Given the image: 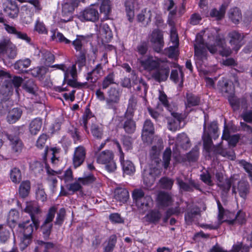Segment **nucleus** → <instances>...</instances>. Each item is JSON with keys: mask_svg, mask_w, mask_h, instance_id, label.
Returning <instances> with one entry per match:
<instances>
[{"mask_svg": "<svg viewBox=\"0 0 252 252\" xmlns=\"http://www.w3.org/2000/svg\"><path fill=\"white\" fill-rule=\"evenodd\" d=\"M151 11H147L146 9H145L137 15V20L142 26L146 27L151 22Z\"/></svg>", "mask_w": 252, "mask_h": 252, "instance_id": "nucleus-29", "label": "nucleus"}, {"mask_svg": "<svg viewBox=\"0 0 252 252\" xmlns=\"http://www.w3.org/2000/svg\"><path fill=\"white\" fill-rule=\"evenodd\" d=\"M185 104L187 108L198 106L201 104V97L192 93L187 92Z\"/></svg>", "mask_w": 252, "mask_h": 252, "instance_id": "nucleus-24", "label": "nucleus"}, {"mask_svg": "<svg viewBox=\"0 0 252 252\" xmlns=\"http://www.w3.org/2000/svg\"><path fill=\"white\" fill-rule=\"evenodd\" d=\"M251 190V187L247 180H241L238 182L236 189L233 187V193L238 192L239 196L244 200L247 198Z\"/></svg>", "mask_w": 252, "mask_h": 252, "instance_id": "nucleus-14", "label": "nucleus"}, {"mask_svg": "<svg viewBox=\"0 0 252 252\" xmlns=\"http://www.w3.org/2000/svg\"><path fill=\"white\" fill-rule=\"evenodd\" d=\"M42 126V119L36 118L32 120L29 124V131L31 134L35 135L40 130Z\"/></svg>", "mask_w": 252, "mask_h": 252, "instance_id": "nucleus-35", "label": "nucleus"}, {"mask_svg": "<svg viewBox=\"0 0 252 252\" xmlns=\"http://www.w3.org/2000/svg\"><path fill=\"white\" fill-rule=\"evenodd\" d=\"M136 104V99L133 96H131L128 100V104L126 111L125 114V117L133 116V113L134 110L135 109Z\"/></svg>", "mask_w": 252, "mask_h": 252, "instance_id": "nucleus-48", "label": "nucleus"}, {"mask_svg": "<svg viewBox=\"0 0 252 252\" xmlns=\"http://www.w3.org/2000/svg\"><path fill=\"white\" fill-rule=\"evenodd\" d=\"M24 211L30 215L31 219L32 216L34 218H37L34 215L39 214L40 212L39 207L37 203L35 201L27 202L26 207L24 209Z\"/></svg>", "mask_w": 252, "mask_h": 252, "instance_id": "nucleus-37", "label": "nucleus"}, {"mask_svg": "<svg viewBox=\"0 0 252 252\" xmlns=\"http://www.w3.org/2000/svg\"><path fill=\"white\" fill-rule=\"evenodd\" d=\"M102 70L101 64H97L91 71L87 73L86 79L92 83H95L101 76Z\"/></svg>", "mask_w": 252, "mask_h": 252, "instance_id": "nucleus-26", "label": "nucleus"}, {"mask_svg": "<svg viewBox=\"0 0 252 252\" xmlns=\"http://www.w3.org/2000/svg\"><path fill=\"white\" fill-rule=\"evenodd\" d=\"M177 206L175 207L170 208L172 210V214L174 215L178 216L180 214H183L185 211H187L189 203L188 202H184L181 200L180 202L177 203Z\"/></svg>", "mask_w": 252, "mask_h": 252, "instance_id": "nucleus-42", "label": "nucleus"}, {"mask_svg": "<svg viewBox=\"0 0 252 252\" xmlns=\"http://www.w3.org/2000/svg\"><path fill=\"white\" fill-rule=\"evenodd\" d=\"M31 189V183L29 181L22 182L19 188V193L21 197L25 198L27 197Z\"/></svg>", "mask_w": 252, "mask_h": 252, "instance_id": "nucleus-45", "label": "nucleus"}, {"mask_svg": "<svg viewBox=\"0 0 252 252\" xmlns=\"http://www.w3.org/2000/svg\"><path fill=\"white\" fill-rule=\"evenodd\" d=\"M230 217L233 216L234 219L229 220H226L229 224H233L238 223L240 224L245 223L246 221L245 213L243 211H239L234 216V214L232 213H227Z\"/></svg>", "mask_w": 252, "mask_h": 252, "instance_id": "nucleus-32", "label": "nucleus"}, {"mask_svg": "<svg viewBox=\"0 0 252 252\" xmlns=\"http://www.w3.org/2000/svg\"><path fill=\"white\" fill-rule=\"evenodd\" d=\"M228 37L232 49L237 52L244 43V35L242 33L233 31L228 33Z\"/></svg>", "mask_w": 252, "mask_h": 252, "instance_id": "nucleus-10", "label": "nucleus"}, {"mask_svg": "<svg viewBox=\"0 0 252 252\" xmlns=\"http://www.w3.org/2000/svg\"><path fill=\"white\" fill-rule=\"evenodd\" d=\"M95 4H92L86 7L80 13L79 19L82 21L95 22L99 19V13Z\"/></svg>", "mask_w": 252, "mask_h": 252, "instance_id": "nucleus-8", "label": "nucleus"}, {"mask_svg": "<svg viewBox=\"0 0 252 252\" xmlns=\"http://www.w3.org/2000/svg\"><path fill=\"white\" fill-rule=\"evenodd\" d=\"M5 135L10 141L11 152L17 156L19 155L22 152L24 146L21 140L18 136L11 134L5 133Z\"/></svg>", "mask_w": 252, "mask_h": 252, "instance_id": "nucleus-13", "label": "nucleus"}, {"mask_svg": "<svg viewBox=\"0 0 252 252\" xmlns=\"http://www.w3.org/2000/svg\"><path fill=\"white\" fill-rule=\"evenodd\" d=\"M170 73V68L167 64H159L152 74V77L156 82L160 83L167 80Z\"/></svg>", "mask_w": 252, "mask_h": 252, "instance_id": "nucleus-12", "label": "nucleus"}, {"mask_svg": "<svg viewBox=\"0 0 252 252\" xmlns=\"http://www.w3.org/2000/svg\"><path fill=\"white\" fill-rule=\"evenodd\" d=\"M150 42L154 51L156 52H160L163 48L164 41L162 32L159 30H155L153 31Z\"/></svg>", "mask_w": 252, "mask_h": 252, "instance_id": "nucleus-11", "label": "nucleus"}, {"mask_svg": "<svg viewBox=\"0 0 252 252\" xmlns=\"http://www.w3.org/2000/svg\"><path fill=\"white\" fill-rule=\"evenodd\" d=\"M177 144L183 149L187 150L190 147V140L186 134L182 133L179 134L177 138Z\"/></svg>", "mask_w": 252, "mask_h": 252, "instance_id": "nucleus-43", "label": "nucleus"}, {"mask_svg": "<svg viewBox=\"0 0 252 252\" xmlns=\"http://www.w3.org/2000/svg\"><path fill=\"white\" fill-rule=\"evenodd\" d=\"M5 52L10 59H14L17 56V48L10 40L8 42V46L6 47Z\"/></svg>", "mask_w": 252, "mask_h": 252, "instance_id": "nucleus-59", "label": "nucleus"}, {"mask_svg": "<svg viewBox=\"0 0 252 252\" xmlns=\"http://www.w3.org/2000/svg\"><path fill=\"white\" fill-rule=\"evenodd\" d=\"M233 179L231 178H225L221 183L219 184L218 187L224 192H227L229 191L231 187Z\"/></svg>", "mask_w": 252, "mask_h": 252, "instance_id": "nucleus-62", "label": "nucleus"}, {"mask_svg": "<svg viewBox=\"0 0 252 252\" xmlns=\"http://www.w3.org/2000/svg\"><path fill=\"white\" fill-rule=\"evenodd\" d=\"M218 130V126L217 123L216 122H213L211 123L208 126V131H206V133L212 136L214 139H216L219 136L217 134Z\"/></svg>", "mask_w": 252, "mask_h": 252, "instance_id": "nucleus-54", "label": "nucleus"}, {"mask_svg": "<svg viewBox=\"0 0 252 252\" xmlns=\"http://www.w3.org/2000/svg\"><path fill=\"white\" fill-rule=\"evenodd\" d=\"M176 180L179 190L181 192H193L194 189L198 190L199 191L201 190L199 183L191 178L188 179V182H185L180 177H177Z\"/></svg>", "mask_w": 252, "mask_h": 252, "instance_id": "nucleus-7", "label": "nucleus"}, {"mask_svg": "<svg viewBox=\"0 0 252 252\" xmlns=\"http://www.w3.org/2000/svg\"><path fill=\"white\" fill-rule=\"evenodd\" d=\"M226 6L222 4L219 10L216 8L213 9L210 13L211 17H214L217 20H220L222 19L225 13Z\"/></svg>", "mask_w": 252, "mask_h": 252, "instance_id": "nucleus-47", "label": "nucleus"}, {"mask_svg": "<svg viewBox=\"0 0 252 252\" xmlns=\"http://www.w3.org/2000/svg\"><path fill=\"white\" fill-rule=\"evenodd\" d=\"M132 83L134 90L136 92H140L143 89V94L141 93V95L145 97L147 93L149 86L145 81L141 77L139 78L135 76V78H132Z\"/></svg>", "mask_w": 252, "mask_h": 252, "instance_id": "nucleus-22", "label": "nucleus"}, {"mask_svg": "<svg viewBox=\"0 0 252 252\" xmlns=\"http://www.w3.org/2000/svg\"><path fill=\"white\" fill-rule=\"evenodd\" d=\"M4 26L5 30L8 33L15 35L17 38L24 40L27 43H30L31 42V38L28 36L26 33L18 31L15 27L7 24H4Z\"/></svg>", "mask_w": 252, "mask_h": 252, "instance_id": "nucleus-23", "label": "nucleus"}, {"mask_svg": "<svg viewBox=\"0 0 252 252\" xmlns=\"http://www.w3.org/2000/svg\"><path fill=\"white\" fill-rule=\"evenodd\" d=\"M166 119L168 129L175 131L180 128V124L183 120V117L181 113H173V116L167 117Z\"/></svg>", "mask_w": 252, "mask_h": 252, "instance_id": "nucleus-16", "label": "nucleus"}, {"mask_svg": "<svg viewBox=\"0 0 252 252\" xmlns=\"http://www.w3.org/2000/svg\"><path fill=\"white\" fill-rule=\"evenodd\" d=\"M91 132L94 137L101 139L103 135V129L98 124L92 123L91 126Z\"/></svg>", "mask_w": 252, "mask_h": 252, "instance_id": "nucleus-50", "label": "nucleus"}, {"mask_svg": "<svg viewBox=\"0 0 252 252\" xmlns=\"http://www.w3.org/2000/svg\"><path fill=\"white\" fill-rule=\"evenodd\" d=\"M199 157V148L197 146H195L192 148L188 154H187L186 157L187 160L189 162L196 161Z\"/></svg>", "mask_w": 252, "mask_h": 252, "instance_id": "nucleus-58", "label": "nucleus"}, {"mask_svg": "<svg viewBox=\"0 0 252 252\" xmlns=\"http://www.w3.org/2000/svg\"><path fill=\"white\" fill-rule=\"evenodd\" d=\"M138 60L143 69L148 71L155 70L158 67H159V64L161 63H163L167 61L166 60H162L157 58H154L153 56H148L144 59H139Z\"/></svg>", "mask_w": 252, "mask_h": 252, "instance_id": "nucleus-6", "label": "nucleus"}, {"mask_svg": "<svg viewBox=\"0 0 252 252\" xmlns=\"http://www.w3.org/2000/svg\"><path fill=\"white\" fill-rule=\"evenodd\" d=\"M23 220L19 224L18 227L22 231L24 236H32L33 228L37 229L39 226V220L38 218H34L32 216V219Z\"/></svg>", "mask_w": 252, "mask_h": 252, "instance_id": "nucleus-5", "label": "nucleus"}, {"mask_svg": "<svg viewBox=\"0 0 252 252\" xmlns=\"http://www.w3.org/2000/svg\"><path fill=\"white\" fill-rule=\"evenodd\" d=\"M31 63V60L29 59L20 60L14 63V68L19 71H22L24 69L27 68L30 66Z\"/></svg>", "mask_w": 252, "mask_h": 252, "instance_id": "nucleus-51", "label": "nucleus"}, {"mask_svg": "<svg viewBox=\"0 0 252 252\" xmlns=\"http://www.w3.org/2000/svg\"><path fill=\"white\" fill-rule=\"evenodd\" d=\"M11 107V102L9 100H2L0 102V116L6 114Z\"/></svg>", "mask_w": 252, "mask_h": 252, "instance_id": "nucleus-60", "label": "nucleus"}, {"mask_svg": "<svg viewBox=\"0 0 252 252\" xmlns=\"http://www.w3.org/2000/svg\"><path fill=\"white\" fill-rule=\"evenodd\" d=\"M129 198L128 190L122 188H117L114 191V198L121 203L126 202Z\"/></svg>", "mask_w": 252, "mask_h": 252, "instance_id": "nucleus-28", "label": "nucleus"}, {"mask_svg": "<svg viewBox=\"0 0 252 252\" xmlns=\"http://www.w3.org/2000/svg\"><path fill=\"white\" fill-rule=\"evenodd\" d=\"M159 171L157 167L151 168L148 173L145 172L143 175L144 184L147 187H151L154 183L156 177L159 174Z\"/></svg>", "mask_w": 252, "mask_h": 252, "instance_id": "nucleus-20", "label": "nucleus"}, {"mask_svg": "<svg viewBox=\"0 0 252 252\" xmlns=\"http://www.w3.org/2000/svg\"><path fill=\"white\" fill-rule=\"evenodd\" d=\"M117 241V238L116 235H111L108 238L106 246L103 249V252H112L115 247Z\"/></svg>", "mask_w": 252, "mask_h": 252, "instance_id": "nucleus-49", "label": "nucleus"}, {"mask_svg": "<svg viewBox=\"0 0 252 252\" xmlns=\"http://www.w3.org/2000/svg\"><path fill=\"white\" fill-rule=\"evenodd\" d=\"M114 155L112 151L105 150L101 152L97 157V161L99 163L106 164L113 159Z\"/></svg>", "mask_w": 252, "mask_h": 252, "instance_id": "nucleus-36", "label": "nucleus"}, {"mask_svg": "<svg viewBox=\"0 0 252 252\" xmlns=\"http://www.w3.org/2000/svg\"><path fill=\"white\" fill-rule=\"evenodd\" d=\"M203 129L204 134L202 136L203 147L208 154H211L215 145H213L211 136L206 133V122L204 124Z\"/></svg>", "mask_w": 252, "mask_h": 252, "instance_id": "nucleus-30", "label": "nucleus"}, {"mask_svg": "<svg viewBox=\"0 0 252 252\" xmlns=\"http://www.w3.org/2000/svg\"><path fill=\"white\" fill-rule=\"evenodd\" d=\"M228 17L233 23L238 24L242 19L241 10L237 7L230 9L228 12Z\"/></svg>", "mask_w": 252, "mask_h": 252, "instance_id": "nucleus-44", "label": "nucleus"}, {"mask_svg": "<svg viewBox=\"0 0 252 252\" xmlns=\"http://www.w3.org/2000/svg\"><path fill=\"white\" fill-rule=\"evenodd\" d=\"M154 126L151 121L147 119L144 123L142 132V138L143 140H147V138L149 135H152L154 134Z\"/></svg>", "mask_w": 252, "mask_h": 252, "instance_id": "nucleus-31", "label": "nucleus"}, {"mask_svg": "<svg viewBox=\"0 0 252 252\" xmlns=\"http://www.w3.org/2000/svg\"><path fill=\"white\" fill-rule=\"evenodd\" d=\"M125 118L126 120L123 124V128L126 133H133L136 129V123L133 120V116H129Z\"/></svg>", "mask_w": 252, "mask_h": 252, "instance_id": "nucleus-33", "label": "nucleus"}, {"mask_svg": "<svg viewBox=\"0 0 252 252\" xmlns=\"http://www.w3.org/2000/svg\"><path fill=\"white\" fill-rule=\"evenodd\" d=\"M238 162L240 166L242 167L246 172L248 173L249 178L252 177V163L248 162L244 159L238 160Z\"/></svg>", "mask_w": 252, "mask_h": 252, "instance_id": "nucleus-61", "label": "nucleus"}, {"mask_svg": "<svg viewBox=\"0 0 252 252\" xmlns=\"http://www.w3.org/2000/svg\"><path fill=\"white\" fill-rule=\"evenodd\" d=\"M10 177L11 181L13 183H19L22 179V175L20 170L16 167L13 168L10 171Z\"/></svg>", "mask_w": 252, "mask_h": 252, "instance_id": "nucleus-55", "label": "nucleus"}, {"mask_svg": "<svg viewBox=\"0 0 252 252\" xmlns=\"http://www.w3.org/2000/svg\"><path fill=\"white\" fill-rule=\"evenodd\" d=\"M183 73L181 70L179 72L177 69L172 70L170 75V79L175 83H178L181 80V83L183 82Z\"/></svg>", "mask_w": 252, "mask_h": 252, "instance_id": "nucleus-63", "label": "nucleus"}, {"mask_svg": "<svg viewBox=\"0 0 252 252\" xmlns=\"http://www.w3.org/2000/svg\"><path fill=\"white\" fill-rule=\"evenodd\" d=\"M185 214V220L187 224L190 225L195 220L198 215H200V209L196 206L189 204Z\"/></svg>", "mask_w": 252, "mask_h": 252, "instance_id": "nucleus-19", "label": "nucleus"}, {"mask_svg": "<svg viewBox=\"0 0 252 252\" xmlns=\"http://www.w3.org/2000/svg\"><path fill=\"white\" fill-rule=\"evenodd\" d=\"M88 37L82 35H77L75 39L71 41V44L73 46L74 49L77 48H81L83 46H86L87 44Z\"/></svg>", "mask_w": 252, "mask_h": 252, "instance_id": "nucleus-46", "label": "nucleus"}, {"mask_svg": "<svg viewBox=\"0 0 252 252\" xmlns=\"http://www.w3.org/2000/svg\"><path fill=\"white\" fill-rule=\"evenodd\" d=\"M194 57L197 63L201 64L204 60H207L208 51L212 54L218 52L222 56L227 57L231 53V49L226 46L225 39L218 35L216 37L215 44L208 46L204 42L203 37L197 34L194 43Z\"/></svg>", "mask_w": 252, "mask_h": 252, "instance_id": "nucleus-1", "label": "nucleus"}, {"mask_svg": "<svg viewBox=\"0 0 252 252\" xmlns=\"http://www.w3.org/2000/svg\"><path fill=\"white\" fill-rule=\"evenodd\" d=\"M75 50L76 52L78 53L76 55V63L78 64L79 67L85 66L86 63L87 55L88 53V50L86 46L77 48Z\"/></svg>", "mask_w": 252, "mask_h": 252, "instance_id": "nucleus-27", "label": "nucleus"}, {"mask_svg": "<svg viewBox=\"0 0 252 252\" xmlns=\"http://www.w3.org/2000/svg\"><path fill=\"white\" fill-rule=\"evenodd\" d=\"M22 111L18 108H14L9 111L7 116V122L9 124H14L21 117Z\"/></svg>", "mask_w": 252, "mask_h": 252, "instance_id": "nucleus-39", "label": "nucleus"}, {"mask_svg": "<svg viewBox=\"0 0 252 252\" xmlns=\"http://www.w3.org/2000/svg\"><path fill=\"white\" fill-rule=\"evenodd\" d=\"M23 88L27 92L34 94L36 89V86L32 79H29L24 84Z\"/></svg>", "mask_w": 252, "mask_h": 252, "instance_id": "nucleus-57", "label": "nucleus"}, {"mask_svg": "<svg viewBox=\"0 0 252 252\" xmlns=\"http://www.w3.org/2000/svg\"><path fill=\"white\" fill-rule=\"evenodd\" d=\"M217 87L224 96L228 97L234 94V88L232 84L224 78H222L218 81Z\"/></svg>", "mask_w": 252, "mask_h": 252, "instance_id": "nucleus-15", "label": "nucleus"}, {"mask_svg": "<svg viewBox=\"0 0 252 252\" xmlns=\"http://www.w3.org/2000/svg\"><path fill=\"white\" fill-rule=\"evenodd\" d=\"M113 84H115V75L114 72H110L104 78L102 83V88L105 90Z\"/></svg>", "mask_w": 252, "mask_h": 252, "instance_id": "nucleus-52", "label": "nucleus"}, {"mask_svg": "<svg viewBox=\"0 0 252 252\" xmlns=\"http://www.w3.org/2000/svg\"><path fill=\"white\" fill-rule=\"evenodd\" d=\"M66 215V211L64 208L60 209L57 213L56 220L54 221L55 225L61 226L63 224Z\"/></svg>", "mask_w": 252, "mask_h": 252, "instance_id": "nucleus-53", "label": "nucleus"}, {"mask_svg": "<svg viewBox=\"0 0 252 252\" xmlns=\"http://www.w3.org/2000/svg\"><path fill=\"white\" fill-rule=\"evenodd\" d=\"M97 4L99 5V10L103 14V20L109 19L112 12V4L110 0H97Z\"/></svg>", "mask_w": 252, "mask_h": 252, "instance_id": "nucleus-18", "label": "nucleus"}, {"mask_svg": "<svg viewBox=\"0 0 252 252\" xmlns=\"http://www.w3.org/2000/svg\"><path fill=\"white\" fill-rule=\"evenodd\" d=\"M22 221L20 220L19 213L15 209H11L7 217V223L9 226L13 228L19 225Z\"/></svg>", "mask_w": 252, "mask_h": 252, "instance_id": "nucleus-25", "label": "nucleus"}, {"mask_svg": "<svg viewBox=\"0 0 252 252\" xmlns=\"http://www.w3.org/2000/svg\"><path fill=\"white\" fill-rule=\"evenodd\" d=\"M5 5L4 11L8 16L11 18H14L18 16L19 8L15 1L7 0Z\"/></svg>", "mask_w": 252, "mask_h": 252, "instance_id": "nucleus-21", "label": "nucleus"}, {"mask_svg": "<svg viewBox=\"0 0 252 252\" xmlns=\"http://www.w3.org/2000/svg\"><path fill=\"white\" fill-rule=\"evenodd\" d=\"M157 199L158 204L163 207L169 206L173 202L171 196L165 192H160L158 194Z\"/></svg>", "mask_w": 252, "mask_h": 252, "instance_id": "nucleus-34", "label": "nucleus"}, {"mask_svg": "<svg viewBox=\"0 0 252 252\" xmlns=\"http://www.w3.org/2000/svg\"><path fill=\"white\" fill-rule=\"evenodd\" d=\"M99 34L106 40H109L113 37L112 31L109 26L104 23H101L98 28Z\"/></svg>", "mask_w": 252, "mask_h": 252, "instance_id": "nucleus-41", "label": "nucleus"}, {"mask_svg": "<svg viewBox=\"0 0 252 252\" xmlns=\"http://www.w3.org/2000/svg\"><path fill=\"white\" fill-rule=\"evenodd\" d=\"M57 211V207L55 206L50 207L46 215V219L41 226V229L44 238H48L51 234L53 227L52 223L55 215Z\"/></svg>", "mask_w": 252, "mask_h": 252, "instance_id": "nucleus-4", "label": "nucleus"}, {"mask_svg": "<svg viewBox=\"0 0 252 252\" xmlns=\"http://www.w3.org/2000/svg\"><path fill=\"white\" fill-rule=\"evenodd\" d=\"M162 217L161 212L158 210H153L146 216V220L150 223L157 224L160 220Z\"/></svg>", "mask_w": 252, "mask_h": 252, "instance_id": "nucleus-40", "label": "nucleus"}, {"mask_svg": "<svg viewBox=\"0 0 252 252\" xmlns=\"http://www.w3.org/2000/svg\"><path fill=\"white\" fill-rule=\"evenodd\" d=\"M86 155V150L83 146H80L75 148L72 158L73 165L75 168H77L83 164Z\"/></svg>", "mask_w": 252, "mask_h": 252, "instance_id": "nucleus-17", "label": "nucleus"}, {"mask_svg": "<svg viewBox=\"0 0 252 252\" xmlns=\"http://www.w3.org/2000/svg\"><path fill=\"white\" fill-rule=\"evenodd\" d=\"M171 153L170 148H167L163 152L162 164L165 169H167L169 166L171 160Z\"/></svg>", "mask_w": 252, "mask_h": 252, "instance_id": "nucleus-56", "label": "nucleus"}, {"mask_svg": "<svg viewBox=\"0 0 252 252\" xmlns=\"http://www.w3.org/2000/svg\"><path fill=\"white\" fill-rule=\"evenodd\" d=\"M114 144L118 150L120 156V160L123 166V169L125 173L130 175L135 171V167L131 161L124 160V153L123 152L120 144L117 140H113Z\"/></svg>", "mask_w": 252, "mask_h": 252, "instance_id": "nucleus-9", "label": "nucleus"}, {"mask_svg": "<svg viewBox=\"0 0 252 252\" xmlns=\"http://www.w3.org/2000/svg\"><path fill=\"white\" fill-rule=\"evenodd\" d=\"M132 196L136 206L141 209L147 210L150 207L153 199L150 195H145L143 190L135 189L133 190Z\"/></svg>", "mask_w": 252, "mask_h": 252, "instance_id": "nucleus-2", "label": "nucleus"}, {"mask_svg": "<svg viewBox=\"0 0 252 252\" xmlns=\"http://www.w3.org/2000/svg\"><path fill=\"white\" fill-rule=\"evenodd\" d=\"M107 94L106 107L107 109L112 110L114 112H116L120 102L121 92L118 88L111 87Z\"/></svg>", "mask_w": 252, "mask_h": 252, "instance_id": "nucleus-3", "label": "nucleus"}, {"mask_svg": "<svg viewBox=\"0 0 252 252\" xmlns=\"http://www.w3.org/2000/svg\"><path fill=\"white\" fill-rule=\"evenodd\" d=\"M30 168L33 173L37 175L43 171V165L39 161H35L30 165Z\"/></svg>", "mask_w": 252, "mask_h": 252, "instance_id": "nucleus-64", "label": "nucleus"}, {"mask_svg": "<svg viewBox=\"0 0 252 252\" xmlns=\"http://www.w3.org/2000/svg\"><path fill=\"white\" fill-rule=\"evenodd\" d=\"M228 98L230 104L234 110H238L241 106L246 108V100L245 98H238L232 95L228 97Z\"/></svg>", "mask_w": 252, "mask_h": 252, "instance_id": "nucleus-38", "label": "nucleus"}]
</instances>
